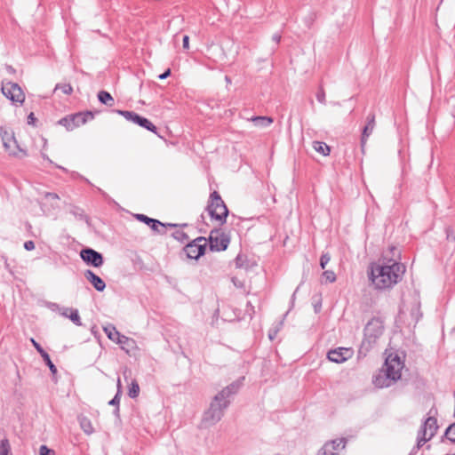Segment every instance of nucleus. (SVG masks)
I'll use <instances>...</instances> for the list:
<instances>
[{
    "mask_svg": "<svg viewBox=\"0 0 455 455\" xmlns=\"http://www.w3.org/2000/svg\"><path fill=\"white\" fill-rule=\"evenodd\" d=\"M404 272L403 264L389 259L381 264L372 266L370 278L376 289L386 290L400 282Z\"/></svg>",
    "mask_w": 455,
    "mask_h": 455,
    "instance_id": "obj_1",
    "label": "nucleus"
},
{
    "mask_svg": "<svg viewBox=\"0 0 455 455\" xmlns=\"http://www.w3.org/2000/svg\"><path fill=\"white\" fill-rule=\"evenodd\" d=\"M242 386V381L237 380L220 391L211 402L209 409L204 412L203 422L208 425H214L219 422L225 410L230 404V396L236 394Z\"/></svg>",
    "mask_w": 455,
    "mask_h": 455,
    "instance_id": "obj_2",
    "label": "nucleus"
},
{
    "mask_svg": "<svg viewBox=\"0 0 455 455\" xmlns=\"http://www.w3.org/2000/svg\"><path fill=\"white\" fill-rule=\"evenodd\" d=\"M207 211L212 219L220 221V224H224L226 222L228 215V209L217 191H213L210 195Z\"/></svg>",
    "mask_w": 455,
    "mask_h": 455,
    "instance_id": "obj_3",
    "label": "nucleus"
},
{
    "mask_svg": "<svg viewBox=\"0 0 455 455\" xmlns=\"http://www.w3.org/2000/svg\"><path fill=\"white\" fill-rule=\"evenodd\" d=\"M438 429L437 420L435 417H428L420 426L418 435L417 443L413 451L419 450L427 442L431 440Z\"/></svg>",
    "mask_w": 455,
    "mask_h": 455,
    "instance_id": "obj_4",
    "label": "nucleus"
},
{
    "mask_svg": "<svg viewBox=\"0 0 455 455\" xmlns=\"http://www.w3.org/2000/svg\"><path fill=\"white\" fill-rule=\"evenodd\" d=\"M383 331V322L379 318H372L370 320L364 327L363 346H365L366 343L368 346H371L382 335Z\"/></svg>",
    "mask_w": 455,
    "mask_h": 455,
    "instance_id": "obj_5",
    "label": "nucleus"
},
{
    "mask_svg": "<svg viewBox=\"0 0 455 455\" xmlns=\"http://www.w3.org/2000/svg\"><path fill=\"white\" fill-rule=\"evenodd\" d=\"M230 243V237L224 233L221 228H215L211 231L209 235V244L211 251H225Z\"/></svg>",
    "mask_w": 455,
    "mask_h": 455,
    "instance_id": "obj_6",
    "label": "nucleus"
},
{
    "mask_svg": "<svg viewBox=\"0 0 455 455\" xmlns=\"http://www.w3.org/2000/svg\"><path fill=\"white\" fill-rule=\"evenodd\" d=\"M1 91L3 94L14 104H22L25 94L20 86L12 82H2Z\"/></svg>",
    "mask_w": 455,
    "mask_h": 455,
    "instance_id": "obj_7",
    "label": "nucleus"
},
{
    "mask_svg": "<svg viewBox=\"0 0 455 455\" xmlns=\"http://www.w3.org/2000/svg\"><path fill=\"white\" fill-rule=\"evenodd\" d=\"M404 366L403 362L397 355H389L385 361L383 370L387 375L391 377V379L397 381L401 378V371Z\"/></svg>",
    "mask_w": 455,
    "mask_h": 455,
    "instance_id": "obj_8",
    "label": "nucleus"
},
{
    "mask_svg": "<svg viewBox=\"0 0 455 455\" xmlns=\"http://www.w3.org/2000/svg\"><path fill=\"white\" fill-rule=\"evenodd\" d=\"M206 245L207 239L205 237L199 236L194 239L192 242L188 243L185 246L184 251L188 258L197 259L204 254Z\"/></svg>",
    "mask_w": 455,
    "mask_h": 455,
    "instance_id": "obj_9",
    "label": "nucleus"
},
{
    "mask_svg": "<svg viewBox=\"0 0 455 455\" xmlns=\"http://www.w3.org/2000/svg\"><path fill=\"white\" fill-rule=\"evenodd\" d=\"M116 112L124 116L126 120L131 121L134 124H137L140 127H143L147 129L148 131H150L154 133H157V128L156 125H154L148 118L140 116L137 113L133 111H128V110H116Z\"/></svg>",
    "mask_w": 455,
    "mask_h": 455,
    "instance_id": "obj_10",
    "label": "nucleus"
},
{
    "mask_svg": "<svg viewBox=\"0 0 455 455\" xmlns=\"http://www.w3.org/2000/svg\"><path fill=\"white\" fill-rule=\"evenodd\" d=\"M80 257L87 265L94 267H100L104 263L102 254L92 248L83 249L80 251Z\"/></svg>",
    "mask_w": 455,
    "mask_h": 455,
    "instance_id": "obj_11",
    "label": "nucleus"
},
{
    "mask_svg": "<svg viewBox=\"0 0 455 455\" xmlns=\"http://www.w3.org/2000/svg\"><path fill=\"white\" fill-rule=\"evenodd\" d=\"M346 446V439L340 438L326 443L318 451V455H339Z\"/></svg>",
    "mask_w": 455,
    "mask_h": 455,
    "instance_id": "obj_12",
    "label": "nucleus"
},
{
    "mask_svg": "<svg viewBox=\"0 0 455 455\" xmlns=\"http://www.w3.org/2000/svg\"><path fill=\"white\" fill-rule=\"evenodd\" d=\"M353 355L352 348L348 347H338L332 350H330L327 354V358L334 363H342L345 361L351 358Z\"/></svg>",
    "mask_w": 455,
    "mask_h": 455,
    "instance_id": "obj_13",
    "label": "nucleus"
},
{
    "mask_svg": "<svg viewBox=\"0 0 455 455\" xmlns=\"http://www.w3.org/2000/svg\"><path fill=\"white\" fill-rule=\"evenodd\" d=\"M1 138L3 145L5 150L9 153V155L16 156L18 155V151H20V148L13 134L9 133L8 132H4L3 133H1Z\"/></svg>",
    "mask_w": 455,
    "mask_h": 455,
    "instance_id": "obj_14",
    "label": "nucleus"
},
{
    "mask_svg": "<svg viewBox=\"0 0 455 455\" xmlns=\"http://www.w3.org/2000/svg\"><path fill=\"white\" fill-rule=\"evenodd\" d=\"M135 218L137 220H139L140 221L149 226L152 230H154L159 234L164 233L165 225L164 223H162L161 221L152 219V218H149L144 214H136Z\"/></svg>",
    "mask_w": 455,
    "mask_h": 455,
    "instance_id": "obj_15",
    "label": "nucleus"
},
{
    "mask_svg": "<svg viewBox=\"0 0 455 455\" xmlns=\"http://www.w3.org/2000/svg\"><path fill=\"white\" fill-rule=\"evenodd\" d=\"M376 122H375V115L373 113H371L367 116V123L363 129L362 137H361V145L363 147L368 140V138L371 135L373 132V130L375 128Z\"/></svg>",
    "mask_w": 455,
    "mask_h": 455,
    "instance_id": "obj_16",
    "label": "nucleus"
},
{
    "mask_svg": "<svg viewBox=\"0 0 455 455\" xmlns=\"http://www.w3.org/2000/svg\"><path fill=\"white\" fill-rule=\"evenodd\" d=\"M374 386L378 388H383L390 387L395 380L391 379V377L387 374V372L381 369L379 374L373 377L372 380Z\"/></svg>",
    "mask_w": 455,
    "mask_h": 455,
    "instance_id": "obj_17",
    "label": "nucleus"
},
{
    "mask_svg": "<svg viewBox=\"0 0 455 455\" xmlns=\"http://www.w3.org/2000/svg\"><path fill=\"white\" fill-rule=\"evenodd\" d=\"M84 277L98 291H103L106 288L105 282L99 275H95L92 270H86L84 272Z\"/></svg>",
    "mask_w": 455,
    "mask_h": 455,
    "instance_id": "obj_18",
    "label": "nucleus"
},
{
    "mask_svg": "<svg viewBox=\"0 0 455 455\" xmlns=\"http://www.w3.org/2000/svg\"><path fill=\"white\" fill-rule=\"evenodd\" d=\"M72 118L74 121V124H76V128L84 124L86 122L92 120L94 118V114L91 111L86 112H78L72 115Z\"/></svg>",
    "mask_w": 455,
    "mask_h": 455,
    "instance_id": "obj_19",
    "label": "nucleus"
},
{
    "mask_svg": "<svg viewBox=\"0 0 455 455\" xmlns=\"http://www.w3.org/2000/svg\"><path fill=\"white\" fill-rule=\"evenodd\" d=\"M116 343L119 344L122 349L125 350L127 353H129L130 350L133 349L136 345V342L133 339L124 336L123 334L119 336Z\"/></svg>",
    "mask_w": 455,
    "mask_h": 455,
    "instance_id": "obj_20",
    "label": "nucleus"
},
{
    "mask_svg": "<svg viewBox=\"0 0 455 455\" xmlns=\"http://www.w3.org/2000/svg\"><path fill=\"white\" fill-rule=\"evenodd\" d=\"M77 419H78V422H79V425H80L82 430L86 435H92L94 432V428H93L92 421L89 418H87L86 416H84V415H79Z\"/></svg>",
    "mask_w": 455,
    "mask_h": 455,
    "instance_id": "obj_21",
    "label": "nucleus"
},
{
    "mask_svg": "<svg viewBox=\"0 0 455 455\" xmlns=\"http://www.w3.org/2000/svg\"><path fill=\"white\" fill-rule=\"evenodd\" d=\"M249 120L258 127H268L274 122L273 118L269 116H252Z\"/></svg>",
    "mask_w": 455,
    "mask_h": 455,
    "instance_id": "obj_22",
    "label": "nucleus"
},
{
    "mask_svg": "<svg viewBox=\"0 0 455 455\" xmlns=\"http://www.w3.org/2000/svg\"><path fill=\"white\" fill-rule=\"evenodd\" d=\"M108 338L114 342H116L121 333L116 330L113 324H108L103 328Z\"/></svg>",
    "mask_w": 455,
    "mask_h": 455,
    "instance_id": "obj_23",
    "label": "nucleus"
},
{
    "mask_svg": "<svg viewBox=\"0 0 455 455\" xmlns=\"http://www.w3.org/2000/svg\"><path fill=\"white\" fill-rule=\"evenodd\" d=\"M98 100L100 103L107 105L108 107H112L115 103V100L111 94L106 91H100L98 93Z\"/></svg>",
    "mask_w": 455,
    "mask_h": 455,
    "instance_id": "obj_24",
    "label": "nucleus"
},
{
    "mask_svg": "<svg viewBox=\"0 0 455 455\" xmlns=\"http://www.w3.org/2000/svg\"><path fill=\"white\" fill-rule=\"evenodd\" d=\"M313 148L316 152L322 154L324 156H329L330 152H331L330 147L326 143L322 142V141H314Z\"/></svg>",
    "mask_w": 455,
    "mask_h": 455,
    "instance_id": "obj_25",
    "label": "nucleus"
},
{
    "mask_svg": "<svg viewBox=\"0 0 455 455\" xmlns=\"http://www.w3.org/2000/svg\"><path fill=\"white\" fill-rule=\"evenodd\" d=\"M0 455H12L11 444L7 438L0 441Z\"/></svg>",
    "mask_w": 455,
    "mask_h": 455,
    "instance_id": "obj_26",
    "label": "nucleus"
},
{
    "mask_svg": "<svg viewBox=\"0 0 455 455\" xmlns=\"http://www.w3.org/2000/svg\"><path fill=\"white\" fill-rule=\"evenodd\" d=\"M59 124L62 126H65L68 131H72L76 128V124H74L72 115L61 118L59 121Z\"/></svg>",
    "mask_w": 455,
    "mask_h": 455,
    "instance_id": "obj_27",
    "label": "nucleus"
},
{
    "mask_svg": "<svg viewBox=\"0 0 455 455\" xmlns=\"http://www.w3.org/2000/svg\"><path fill=\"white\" fill-rule=\"evenodd\" d=\"M139 394H140V386H139L137 380H132L129 386L128 395L131 398H136V397H138Z\"/></svg>",
    "mask_w": 455,
    "mask_h": 455,
    "instance_id": "obj_28",
    "label": "nucleus"
},
{
    "mask_svg": "<svg viewBox=\"0 0 455 455\" xmlns=\"http://www.w3.org/2000/svg\"><path fill=\"white\" fill-rule=\"evenodd\" d=\"M121 398V391L118 390L116 395L108 402L109 405L116 406L115 414L118 415L119 413V403Z\"/></svg>",
    "mask_w": 455,
    "mask_h": 455,
    "instance_id": "obj_29",
    "label": "nucleus"
},
{
    "mask_svg": "<svg viewBox=\"0 0 455 455\" xmlns=\"http://www.w3.org/2000/svg\"><path fill=\"white\" fill-rule=\"evenodd\" d=\"M42 358L44 359V363H46V365L49 367L51 372L54 375L57 373V368L56 366L53 364V363L52 362L51 358H50V355H48V353L46 352L45 354L42 355H41Z\"/></svg>",
    "mask_w": 455,
    "mask_h": 455,
    "instance_id": "obj_30",
    "label": "nucleus"
},
{
    "mask_svg": "<svg viewBox=\"0 0 455 455\" xmlns=\"http://www.w3.org/2000/svg\"><path fill=\"white\" fill-rule=\"evenodd\" d=\"M172 236L180 243H185L189 240L188 235L182 230H176L173 232Z\"/></svg>",
    "mask_w": 455,
    "mask_h": 455,
    "instance_id": "obj_31",
    "label": "nucleus"
},
{
    "mask_svg": "<svg viewBox=\"0 0 455 455\" xmlns=\"http://www.w3.org/2000/svg\"><path fill=\"white\" fill-rule=\"evenodd\" d=\"M445 437L451 443H455V423L451 424L445 430Z\"/></svg>",
    "mask_w": 455,
    "mask_h": 455,
    "instance_id": "obj_32",
    "label": "nucleus"
},
{
    "mask_svg": "<svg viewBox=\"0 0 455 455\" xmlns=\"http://www.w3.org/2000/svg\"><path fill=\"white\" fill-rule=\"evenodd\" d=\"M68 318L77 326H81V319L78 314L77 309H70V314L68 315Z\"/></svg>",
    "mask_w": 455,
    "mask_h": 455,
    "instance_id": "obj_33",
    "label": "nucleus"
},
{
    "mask_svg": "<svg viewBox=\"0 0 455 455\" xmlns=\"http://www.w3.org/2000/svg\"><path fill=\"white\" fill-rule=\"evenodd\" d=\"M60 90L64 94L69 95L73 92V88L69 84H61L55 86L54 91Z\"/></svg>",
    "mask_w": 455,
    "mask_h": 455,
    "instance_id": "obj_34",
    "label": "nucleus"
},
{
    "mask_svg": "<svg viewBox=\"0 0 455 455\" xmlns=\"http://www.w3.org/2000/svg\"><path fill=\"white\" fill-rule=\"evenodd\" d=\"M316 100L321 104H323V105L326 104L325 92H324V90H323V88L322 86L319 87V89H318V91L316 92Z\"/></svg>",
    "mask_w": 455,
    "mask_h": 455,
    "instance_id": "obj_35",
    "label": "nucleus"
},
{
    "mask_svg": "<svg viewBox=\"0 0 455 455\" xmlns=\"http://www.w3.org/2000/svg\"><path fill=\"white\" fill-rule=\"evenodd\" d=\"M323 276L328 283H334L336 281V275L331 270H326L323 273Z\"/></svg>",
    "mask_w": 455,
    "mask_h": 455,
    "instance_id": "obj_36",
    "label": "nucleus"
},
{
    "mask_svg": "<svg viewBox=\"0 0 455 455\" xmlns=\"http://www.w3.org/2000/svg\"><path fill=\"white\" fill-rule=\"evenodd\" d=\"M330 259H331V257L328 253L322 254V256L320 258V266L323 269L325 268V267L329 263Z\"/></svg>",
    "mask_w": 455,
    "mask_h": 455,
    "instance_id": "obj_37",
    "label": "nucleus"
},
{
    "mask_svg": "<svg viewBox=\"0 0 455 455\" xmlns=\"http://www.w3.org/2000/svg\"><path fill=\"white\" fill-rule=\"evenodd\" d=\"M30 341L34 347L36 349V351L40 354V355L46 353V351L42 347V346L35 340V339L31 338Z\"/></svg>",
    "mask_w": 455,
    "mask_h": 455,
    "instance_id": "obj_38",
    "label": "nucleus"
},
{
    "mask_svg": "<svg viewBox=\"0 0 455 455\" xmlns=\"http://www.w3.org/2000/svg\"><path fill=\"white\" fill-rule=\"evenodd\" d=\"M54 451L46 445H41L39 448V455H53Z\"/></svg>",
    "mask_w": 455,
    "mask_h": 455,
    "instance_id": "obj_39",
    "label": "nucleus"
},
{
    "mask_svg": "<svg viewBox=\"0 0 455 455\" xmlns=\"http://www.w3.org/2000/svg\"><path fill=\"white\" fill-rule=\"evenodd\" d=\"M283 325V322H280L278 323V327L275 328V329H270L269 330V332H268V338L273 340L275 337H276V334L279 331V328Z\"/></svg>",
    "mask_w": 455,
    "mask_h": 455,
    "instance_id": "obj_40",
    "label": "nucleus"
},
{
    "mask_svg": "<svg viewBox=\"0 0 455 455\" xmlns=\"http://www.w3.org/2000/svg\"><path fill=\"white\" fill-rule=\"evenodd\" d=\"M445 232H446V237L449 241H452L454 242L455 241V235L453 233V230L451 229V228L448 227L445 228Z\"/></svg>",
    "mask_w": 455,
    "mask_h": 455,
    "instance_id": "obj_41",
    "label": "nucleus"
},
{
    "mask_svg": "<svg viewBox=\"0 0 455 455\" xmlns=\"http://www.w3.org/2000/svg\"><path fill=\"white\" fill-rule=\"evenodd\" d=\"M44 197L46 199H51L54 201H58L60 199L59 196L56 193L45 192Z\"/></svg>",
    "mask_w": 455,
    "mask_h": 455,
    "instance_id": "obj_42",
    "label": "nucleus"
},
{
    "mask_svg": "<svg viewBox=\"0 0 455 455\" xmlns=\"http://www.w3.org/2000/svg\"><path fill=\"white\" fill-rule=\"evenodd\" d=\"M24 248L27 250V251H32L35 249V243L31 240L29 241H26L24 243Z\"/></svg>",
    "mask_w": 455,
    "mask_h": 455,
    "instance_id": "obj_43",
    "label": "nucleus"
},
{
    "mask_svg": "<svg viewBox=\"0 0 455 455\" xmlns=\"http://www.w3.org/2000/svg\"><path fill=\"white\" fill-rule=\"evenodd\" d=\"M183 48L188 50L189 48V36L185 35L182 38Z\"/></svg>",
    "mask_w": 455,
    "mask_h": 455,
    "instance_id": "obj_44",
    "label": "nucleus"
},
{
    "mask_svg": "<svg viewBox=\"0 0 455 455\" xmlns=\"http://www.w3.org/2000/svg\"><path fill=\"white\" fill-rule=\"evenodd\" d=\"M234 285L237 288H242L243 286V283L242 281H240L237 277H232L231 279Z\"/></svg>",
    "mask_w": 455,
    "mask_h": 455,
    "instance_id": "obj_45",
    "label": "nucleus"
},
{
    "mask_svg": "<svg viewBox=\"0 0 455 455\" xmlns=\"http://www.w3.org/2000/svg\"><path fill=\"white\" fill-rule=\"evenodd\" d=\"M170 75H171V69L168 68L163 74L159 75L158 78L161 80H164V79L167 78Z\"/></svg>",
    "mask_w": 455,
    "mask_h": 455,
    "instance_id": "obj_46",
    "label": "nucleus"
},
{
    "mask_svg": "<svg viewBox=\"0 0 455 455\" xmlns=\"http://www.w3.org/2000/svg\"><path fill=\"white\" fill-rule=\"evenodd\" d=\"M36 118L35 117L34 113H30L28 116V124H34Z\"/></svg>",
    "mask_w": 455,
    "mask_h": 455,
    "instance_id": "obj_47",
    "label": "nucleus"
},
{
    "mask_svg": "<svg viewBox=\"0 0 455 455\" xmlns=\"http://www.w3.org/2000/svg\"><path fill=\"white\" fill-rule=\"evenodd\" d=\"M5 70L10 75H14L16 73L15 68L11 65H5Z\"/></svg>",
    "mask_w": 455,
    "mask_h": 455,
    "instance_id": "obj_48",
    "label": "nucleus"
},
{
    "mask_svg": "<svg viewBox=\"0 0 455 455\" xmlns=\"http://www.w3.org/2000/svg\"><path fill=\"white\" fill-rule=\"evenodd\" d=\"M272 39H273V41H274L276 44H278L280 43V41H281V35H280V34L275 33V34H274V35H273Z\"/></svg>",
    "mask_w": 455,
    "mask_h": 455,
    "instance_id": "obj_49",
    "label": "nucleus"
},
{
    "mask_svg": "<svg viewBox=\"0 0 455 455\" xmlns=\"http://www.w3.org/2000/svg\"><path fill=\"white\" fill-rule=\"evenodd\" d=\"M120 386H121V381H120V379H117V387H118V389L120 388Z\"/></svg>",
    "mask_w": 455,
    "mask_h": 455,
    "instance_id": "obj_50",
    "label": "nucleus"
},
{
    "mask_svg": "<svg viewBox=\"0 0 455 455\" xmlns=\"http://www.w3.org/2000/svg\"><path fill=\"white\" fill-rule=\"evenodd\" d=\"M62 315H63L65 317H68V315H68L67 312H64Z\"/></svg>",
    "mask_w": 455,
    "mask_h": 455,
    "instance_id": "obj_51",
    "label": "nucleus"
},
{
    "mask_svg": "<svg viewBox=\"0 0 455 455\" xmlns=\"http://www.w3.org/2000/svg\"><path fill=\"white\" fill-rule=\"evenodd\" d=\"M332 105H334V106H339V102H332Z\"/></svg>",
    "mask_w": 455,
    "mask_h": 455,
    "instance_id": "obj_52",
    "label": "nucleus"
},
{
    "mask_svg": "<svg viewBox=\"0 0 455 455\" xmlns=\"http://www.w3.org/2000/svg\"><path fill=\"white\" fill-rule=\"evenodd\" d=\"M168 226H170V227H176L175 224H168Z\"/></svg>",
    "mask_w": 455,
    "mask_h": 455,
    "instance_id": "obj_53",
    "label": "nucleus"
},
{
    "mask_svg": "<svg viewBox=\"0 0 455 455\" xmlns=\"http://www.w3.org/2000/svg\"><path fill=\"white\" fill-rule=\"evenodd\" d=\"M295 294H296V291H294V293L292 294V299H295Z\"/></svg>",
    "mask_w": 455,
    "mask_h": 455,
    "instance_id": "obj_54",
    "label": "nucleus"
},
{
    "mask_svg": "<svg viewBox=\"0 0 455 455\" xmlns=\"http://www.w3.org/2000/svg\"><path fill=\"white\" fill-rule=\"evenodd\" d=\"M52 207L56 208V207H58V205H56V204H52Z\"/></svg>",
    "mask_w": 455,
    "mask_h": 455,
    "instance_id": "obj_55",
    "label": "nucleus"
},
{
    "mask_svg": "<svg viewBox=\"0 0 455 455\" xmlns=\"http://www.w3.org/2000/svg\"><path fill=\"white\" fill-rule=\"evenodd\" d=\"M226 80H227V82H229V81H230V80H229V78H228V76H226Z\"/></svg>",
    "mask_w": 455,
    "mask_h": 455,
    "instance_id": "obj_56",
    "label": "nucleus"
},
{
    "mask_svg": "<svg viewBox=\"0 0 455 455\" xmlns=\"http://www.w3.org/2000/svg\"><path fill=\"white\" fill-rule=\"evenodd\" d=\"M275 455H281V454H279V453H276V454H275Z\"/></svg>",
    "mask_w": 455,
    "mask_h": 455,
    "instance_id": "obj_57",
    "label": "nucleus"
},
{
    "mask_svg": "<svg viewBox=\"0 0 455 455\" xmlns=\"http://www.w3.org/2000/svg\"><path fill=\"white\" fill-rule=\"evenodd\" d=\"M454 331H455V327H454Z\"/></svg>",
    "mask_w": 455,
    "mask_h": 455,
    "instance_id": "obj_58",
    "label": "nucleus"
}]
</instances>
